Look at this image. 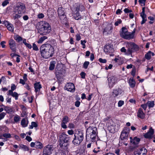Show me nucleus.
<instances>
[{"label":"nucleus","instance_id":"obj_1","mask_svg":"<svg viewBox=\"0 0 155 155\" xmlns=\"http://www.w3.org/2000/svg\"><path fill=\"white\" fill-rule=\"evenodd\" d=\"M38 27V32L40 35H46L49 34L51 31V28L50 24L45 21H42L37 24Z\"/></svg>","mask_w":155,"mask_h":155},{"label":"nucleus","instance_id":"obj_2","mask_svg":"<svg viewBox=\"0 0 155 155\" xmlns=\"http://www.w3.org/2000/svg\"><path fill=\"white\" fill-rule=\"evenodd\" d=\"M40 50L41 56L45 58H48L52 57L54 53L53 48L49 44L42 45Z\"/></svg>","mask_w":155,"mask_h":155},{"label":"nucleus","instance_id":"obj_3","mask_svg":"<svg viewBox=\"0 0 155 155\" xmlns=\"http://www.w3.org/2000/svg\"><path fill=\"white\" fill-rule=\"evenodd\" d=\"M70 140V137L68 135L63 133L59 135V145L62 149L64 150V151H68V143Z\"/></svg>","mask_w":155,"mask_h":155},{"label":"nucleus","instance_id":"obj_4","mask_svg":"<svg viewBox=\"0 0 155 155\" xmlns=\"http://www.w3.org/2000/svg\"><path fill=\"white\" fill-rule=\"evenodd\" d=\"M25 5L24 4L21 2L18 3L14 11L15 15L13 16L14 19L15 20L20 18L22 15L25 13Z\"/></svg>","mask_w":155,"mask_h":155},{"label":"nucleus","instance_id":"obj_5","mask_svg":"<svg viewBox=\"0 0 155 155\" xmlns=\"http://www.w3.org/2000/svg\"><path fill=\"white\" fill-rule=\"evenodd\" d=\"M122 31L120 33V36L127 40H130L134 38L135 30L134 29L131 33L128 32L125 27H123L121 28Z\"/></svg>","mask_w":155,"mask_h":155},{"label":"nucleus","instance_id":"obj_6","mask_svg":"<svg viewBox=\"0 0 155 155\" xmlns=\"http://www.w3.org/2000/svg\"><path fill=\"white\" fill-rule=\"evenodd\" d=\"M74 137L72 141L73 143L75 145H79L82 141L84 139L83 134L82 132L78 131L74 134Z\"/></svg>","mask_w":155,"mask_h":155},{"label":"nucleus","instance_id":"obj_7","mask_svg":"<svg viewBox=\"0 0 155 155\" xmlns=\"http://www.w3.org/2000/svg\"><path fill=\"white\" fill-rule=\"evenodd\" d=\"M127 55L132 54V53L139 50L138 46L134 43L130 42L127 44Z\"/></svg>","mask_w":155,"mask_h":155},{"label":"nucleus","instance_id":"obj_8","mask_svg":"<svg viewBox=\"0 0 155 155\" xmlns=\"http://www.w3.org/2000/svg\"><path fill=\"white\" fill-rule=\"evenodd\" d=\"M104 51L107 54H110V56H113L114 52L113 46L111 44H106L104 47Z\"/></svg>","mask_w":155,"mask_h":155},{"label":"nucleus","instance_id":"obj_9","mask_svg":"<svg viewBox=\"0 0 155 155\" xmlns=\"http://www.w3.org/2000/svg\"><path fill=\"white\" fill-rule=\"evenodd\" d=\"M130 131L129 128L125 127L123 129L120 135L121 140H126L127 139L128 134Z\"/></svg>","mask_w":155,"mask_h":155},{"label":"nucleus","instance_id":"obj_10","mask_svg":"<svg viewBox=\"0 0 155 155\" xmlns=\"http://www.w3.org/2000/svg\"><path fill=\"white\" fill-rule=\"evenodd\" d=\"M64 8L62 7H60L58 8V12L60 19L61 20H66V17L64 12Z\"/></svg>","mask_w":155,"mask_h":155},{"label":"nucleus","instance_id":"obj_11","mask_svg":"<svg viewBox=\"0 0 155 155\" xmlns=\"http://www.w3.org/2000/svg\"><path fill=\"white\" fill-rule=\"evenodd\" d=\"M52 147L51 145L45 146L43 149V155H50L52 151Z\"/></svg>","mask_w":155,"mask_h":155},{"label":"nucleus","instance_id":"obj_12","mask_svg":"<svg viewBox=\"0 0 155 155\" xmlns=\"http://www.w3.org/2000/svg\"><path fill=\"white\" fill-rule=\"evenodd\" d=\"M65 90L70 92H74L75 90V86L74 84L72 83H68L66 84L64 87Z\"/></svg>","mask_w":155,"mask_h":155},{"label":"nucleus","instance_id":"obj_13","mask_svg":"<svg viewBox=\"0 0 155 155\" xmlns=\"http://www.w3.org/2000/svg\"><path fill=\"white\" fill-rule=\"evenodd\" d=\"M109 85L110 87H112L113 85L117 83V80L116 78L114 76H111L108 79Z\"/></svg>","mask_w":155,"mask_h":155},{"label":"nucleus","instance_id":"obj_14","mask_svg":"<svg viewBox=\"0 0 155 155\" xmlns=\"http://www.w3.org/2000/svg\"><path fill=\"white\" fill-rule=\"evenodd\" d=\"M69 121V119L68 117L67 116H64L63 118L62 122L61 123V127L64 129H66L67 128V126L65 124Z\"/></svg>","mask_w":155,"mask_h":155},{"label":"nucleus","instance_id":"obj_15","mask_svg":"<svg viewBox=\"0 0 155 155\" xmlns=\"http://www.w3.org/2000/svg\"><path fill=\"white\" fill-rule=\"evenodd\" d=\"M95 134H97V129L96 127H92L90 126L87 129L86 132V135H90L93 134L94 133Z\"/></svg>","mask_w":155,"mask_h":155},{"label":"nucleus","instance_id":"obj_16","mask_svg":"<svg viewBox=\"0 0 155 155\" xmlns=\"http://www.w3.org/2000/svg\"><path fill=\"white\" fill-rule=\"evenodd\" d=\"M154 130L151 127L149 131L144 135L145 138L148 139H151L153 137V135L154 134Z\"/></svg>","mask_w":155,"mask_h":155},{"label":"nucleus","instance_id":"obj_17","mask_svg":"<svg viewBox=\"0 0 155 155\" xmlns=\"http://www.w3.org/2000/svg\"><path fill=\"white\" fill-rule=\"evenodd\" d=\"M112 29L113 27L111 25H108L104 29L103 33L106 35L110 34L111 33Z\"/></svg>","mask_w":155,"mask_h":155},{"label":"nucleus","instance_id":"obj_18","mask_svg":"<svg viewBox=\"0 0 155 155\" xmlns=\"http://www.w3.org/2000/svg\"><path fill=\"white\" fill-rule=\"evenodd\" d=\"M137 114V117L140 119H143L145 117V114L143 112L141 108L139 109Z\"/></svg>","mask_w":155,"mask_h":155},{"label":"nucleus","instance_id":"obj_19","mask_svg":"<svg viewBox=\"0 0 155 155\" xmlns=\"http://www.w3.org/2000/svg\"><path fill=\"white\" fill-rule=\"evenodd\" d=\"M9 45L11 49L13 51L15 52L16 51V47L15 41L13 39L10 40L9 41Z\"/></svg>","mask_w":155,"mask_h":155},{"label":"nucleus","instance_id":"obj_20","mask_svg":"<svg viewBox=\"0 0 155 155\" xmlns=\"http://www.w3.org/2000/svg\"><path fill=\"white\" fill-rule=\"evenodd\" d=\"M130 142L133 144L136 145H137L140 141V139L139 138L137 137H135L133 139L131 137H130Z\"/></svg>","mask_w":155,"mask_h":155},{"label":"nucleus","instance_id":"obj_21","mask_svg":"<svg viewBox=\"0 0 155 155\" xmlns=\"http://www.w3.org/2000/svg\"><path fill=\"white\" fill-rule=\"evenodd\" d=\"M74 9L76 11H82L84 10L85 8L84 6L82 5L79 3H77L75 5Z\"/></svg>","mask_w":155,"mask_h":155},{"label":"nucleus","instance_id":"obj_22","mask_svg":"<svg viewBox=\"0 0 155 155\" xmlns=\"http://www.w3.org/2000/svg\"><path fill=\"white\" fill-rule=\"evenodd\" d=\"M122 91L120 88H118L116 90H114L113 92V95L114 96V97L117 96L119 94H121L122 93Z\"/></svg>","mask_w":155,"mask_h":155},{"label":"nucleus","instance_id":"obj_23","mask_svg":"<svg viewBox=\"0 0 155 155\" xmlns=\"http://www.w3.org/2000/svg\"><path fill=\"white\" fill-rule=\"evenodd\" d=\"M35 91L36 93L40 91L41 88V86L40 84V82L36 83L34 84Z\"/></svg>","mask_w":155,"mask_h":155},{"label":"nucleus","instance_id":"obj_24","mask_svg":"<svg viewBox=\"0 0 155 155\" xmlns=\"http://www.w3.org/2000/svg\"><path fill=\"white\" fill-rule=\"evenodd\" d=\"M8 95L12 96L13 97H15L16 100L18 99V95L16 92H13V91H10L9 92H8Z\"/></svg>","mask_w":155,"mask_h":155},{"label":"nucleus","instance_id":"obj_25","mask_svg":"<svg viewBox=\"0 0 155 155\" xmlns=\"http://www.w3.org/2000/svg\"><path fill=\"white\" fill-rule=\"evenodd\" d=\"M129 83L130 87L134 88L135 86L136 82L133 78H130L129 79Z\"/></svg>","mask_w":155,"mask_h":155},{"label":"nucleus","instance_id":"obj_26","mask_svg":"<svg viewBox=\"0 0 155 155\" xmlns=\"http://www.w3.org/2000/svg\"><path fill=\"white\" fill-rule=\"evenodd\" d=\"M28 124V121L25 118H23L22 119L21 121V125L23 127H25L27 126Z\"/></svg>","mask_w":155,"mask_h":155},{"label":"nucleus","instance_id":"obj_27","mask_svg":"<svg viewBox=\"0 0 155 155\" xmlns=\"http://www.w3.org/2000/svg\"><path fill=\"white\" fill-rule=\"evenodd\" d=\"M73 16L74 18L76 20L79 19H81L83 17H82L80 15L78 11H76V13H75L73 14Z\"/></svg>","mask_w":155,"mask_h":155},{"label":"nucleus","instance_id":"obj_28","mask_svg":"<svg viewBox=\"0 0 155 155\" xmlns=\"http://www.w3.org/2000/svg\"><path fill=\"white\" fill-rule=\"evenodd\" d=\"M4 110L8 114L11 113L13 111L12 108L8 106H4Z\"/></svg>","mask_w":155,"mask_h":155},{"label":"nucleus","instance_id":"obj_29","mask_svg":"<svg viewBox=\"0 0 155 155\" xmlns=\"http://www.w3.org/2000/svg\"><path fill=\"white\" fill-rule=\"evenodd\" d=\"M97 135V134H95V132L94 133V134H90V135H86V137H89L90 139H91V140L92 141H94V140H95L96 139V137Z\"/></svg>","mask_w":155,"mask_h":155},{"label":"nucleus","instance_id":"obj_30","mask_svg":"<svg viewBox=\"0 0 155 155\" xmlns=\"http://www.w3.org/2000/svg\"><path fill=\"white\" fill-rule=\"evenodd\" d=\"M43 146L42 143L38 141L35 142V147L37 149H41L43 148Z\"/></svg>","mask_w":155,"mask_h":155},{"label":"nucleus","instance_id":"obj_31","mask_svg":"<svg viewBox=\"0 0 155 155\" xmlns=\"http://www.w3.org/2000/svg\"><path fill=\"white\" fill-rule=\"evenodd\" d=\"M3 136L5 138L3 141H6L8 138H10L12 137L11 134L9 133H4L3 134Z\"/></svg>","mask_w":155,"mask_h":155},{"label":"nucleus","instance_id":"obj_32","mask_svg":"<svg viewBox=\"0 0 155 155\" xmlns=\"http://www.w3.org/2000/svg\"><path fill=\"white\" fill-rule=\"evenodd\" d=\"M55 64L56 62L55 61H53L51 62L50 66L49 67V69L50 70H53L54 69Z\"/></svg>","mask_w":155,"mask_h":155},{"label":"nucleus","instance_id":"obj_33","mask_svg":"<svg viewBox=\"0 0 155 155\" xmlns=\"http://www.w3.org/2000/svg\"><path fill=\"white\" fill-rule=\"evenodd\" d=\"M38 126L37 124L35 122H32L31 125L29 127V129H32L33 127H37Z\"/></svg>","mask_w":155,"mask_h":155},{"label":"nucleus","instance_id":"obj_34","mask_svg":"<svg viewBox=\"0 0 155 155\" xmlns=\"http://www.w3.org/2000/svg\"><path fill=\"white\" fill-rule=\"evenodd\" d=\"M14 39L17 42H19L22 40V38L18 35H16L14 37Z\"/></svg>","mask_w":155,"mask_h":155},{"label":"nucleus","instance_id":"obj_35","mask_svg":"<svg viewBox=\"0 0 155 155\" xmlns=\"http://www.w3.org/2000/svg\"><path fill=\"white\" fill-rule=\"evenodd\" d=\"M139 150L142 155H145L147 152V150L144 147L142 148Z\"/></svg>","mask_w":155,"mask_h":155},{"label":"nucleus","instance_id":"obj_36","mask_svg":"<svg viewBox=\"0 0 155 155\" xmlns=\"http://www.w3.org/2000/svg\"><path fill=\"white\" fill-rule=\"evenodd\" d=\"M20 119L21 118L18 115H16L14 117V120L15 123H18Z\"/></svg>","mask_w":155,"mask_h":155},{"label":"nucleus","instance_id":"obj_37","mask_svg":"<svg viewBox=\"0 0 155 155\" xmlns=\"http://www.w3.org/2000/svg\"><path fill=\"white\" fill-rule=\"evenodd\" d=\"M147 104H148V106L149 108L153 107L154 105V102L153 101H148L147 102Z\"/></svg>","mask_w":155,"mask_h":155},{"label":"nucleus","instance_id":"obj_38","mask_svg":"<svg viewBox=\"0 0 155 155\" xmlns=\"http://www.w3.org/2000/svg\"><path fill=\"white\" fill-rule=\"evenodd\" d=\"M47 38L48 37L46 36H42L39 39L38 42L39 43H42L44 40L47 39Z\"/></svg>","mask_w":155,"mask_h":155},{"label":"nucleus","instance_id":"obj_39","mask_svg":"<svg viewBox=\"0 0 155 155\" xmlns=\"http://www.w3.org/2000/svg\"><path fill=\"white\" fill-rule=\"evenodd\" d=\"M150 53L151 51H149L148 52L145 54V57L146 59L147 60H149L151 58V55L150 54Z\"/></svg>","mask_w":155,"mask_h":155},{"label":"nucleus","instance_id":"obj_40","mask_svg":"<svg viewBox=\"0 0 155 155\" xmlns=\"http://www.w3.org/2000/svg\"><path fill=\"white\" fill-rule=\"evenodd\" d=\"M7 28L9 31H11L13 32L14 31V27L12 24H10Z\"/></svg>","mask_w":155,"mask_h":155},{"label":"nucleus","instance_id":"obj_41","mask_svg":"<svg viewBox=\"0 0 155 155\" xmlns=\"http://www.w3.org/2000/svg\"><path fill=\"white\" fill-rule=\"evenodd\" d=\"M102 142L100 140H98L97 141L96 143L97 145L98 146L97 149H99L100 147H102V144H101V143Z\"/></svg>","mask_w":155,"mask_h":155},{"label":"nucleus","instance_id":"obj_42","mask_svg":"<svg viewBox=\"0 0 155 155\" xmlns=\"http://www.w3.org/2000/svg\"><path fill=\"white\" fill-rule=\"evenodd\" d=\"M16 88V85L14 84H12L11 87V90H9L8 91V92H9L10 91H13Z\"/></svg>","mask_w":155,"mask_h":155},{"label":"nucleus","instance_id":"obj_43","mask_svg":"<svg viewBox=\"0 0 155 155\" xmlns=\"http://www.w3.org/2000/svg\"><path fill=\"white\" fill-rule=\"evenodd\" d=\"M89 64V62L87 61H85L83 64V68L86 69L87 68L88 65Z\"/></svg>","mask_w":155,"mask_h":155},{"label":"nucleus","instance_id":"obj_44","mask_svg":"<svg viewBox=\"0 0 155 155\" xmlns=\"http://www.w3.org/2000/svg\"><path fill=\"white\" fill-rule=\"evenodd\" d=\"M134 155H142L140 150H137L134 151Z\"/></svg>","mask_w":155,"mask_h":155},{"label":"nucleus","instance_id":"obj_45","mask_svg":"<svg viewBox=\"0 0 155 155\" xmlns=\"http://www.w3.org/2000/svg\"><path fill=\"white\" fill-rule=\"evenodd\" d=\"M142 18V20L141 22V24L142 25L144 23L147 21L146 16H141Z\"/></svg>","mask_w":155,"mask_h":155},{"label":"nucleus","instance_id":"obj_46","mask_svg":"<svg viewBox=\"0 0 155 155\" xmlns=\"http://www.w3.org/2000/svg\"><path fill=\"white\" fill-rule=\"evenodd\" d=\"M145 8L144 7H143L142 8V12L140 13V16H147L146 14L145 13Z\"/></svg>","mask_w":155,"mask_h":155},{"label":"nucleus","instance_id":"obj_47","mask_svg":"<svg viewBox=\"0 0 155 155\" xmlns=\"http://www.w3.org/2000/svg\"><path fill=\"white\" fill-rule=\"evenodd\" d=\"M136 69L135 68H133L131 72V74L133 76V77H134L136 74Z\"/></svg>","mask_w":155,"mask_h":155},{"label":"nucleus","instance_id":"obj_48","mask_svg":"<svg viewBox=\"0 0 155 155\" xmlns=\"http://www.w3.org/2000/svg\"><path fill=\"white\" fill-rule=\"evenodd\" d=\"M6 115V113L2 112L0 114V120L3 119L5 115Z\"/></svg>","mask_w":155,"mask_h":155},{"label":"nucleus","instance_id":"obj_49","mask_svg":"<svg viewBox=\"0 0 155 155\" xmlns=\"http://www.w3.org/2000/svg\"><path fill=\"white\" fill-rule=\"evenodd\" d=\"M32 48H33V50H34L37 51L39 50V49H38L37 46L35 43L33 44V45H32Z\"/></svg>","mask_w":155,"mask_h":155},{"label":"nucleus","instance_id":"obj_50","mask_svg":"<svg viewBox=\"0 0 155 155\" xmlns=\"http://www.w3.org/2000/svg\"><path fill=\"white\" fill-rule=\"evenodd\" d=\"M21 148L25 151H28L29 150V148L27 146L25 145H23L21 147Z\"/></svg>","mask_w":155,"mask_h":155},{"label":"nucleus","instance_id":"obj_51","mask_svg":"<svg viewBox=\"0 0 155 155\" xmlns=\"http://www.w3.org/2000/svg\"><path fill=\"white\" fill-rule=\"evenodd\" d=\"M124 102L123 101H119L118 103V106L119 107H120L122 106L124 104Z\"/></svg>","mask_w":155,"mask_h":155},{"label":"nucleus","instance_id":"obj_52","mask_svg":"<svg viewBox=\"0 0 155 155\" xmlns=\"http://www.w3.org/2000/svg\"><path fill=\"white\" fill-rule=\"evenodd\" d=\"M122 22V21L120 19H118L117 21H116L114 24V25L116 26H118L119 24H120Z\"/></svg>","mask_w":155,"mask_h":155},{"label":"nucleus","instance_id":"obj_53","mask_svg":"<svg viewBox=\"0 0 155 155\" xmlns=\"http://www.w3.org/2000/svg\"><path fill=\"white\" fill-rule=\"evenodd\" d=\"M99 62L102 63H105L107 62V60L105 59H103L102 58H100L99 59Z\"/></svg>","mask_w":155,"mask_h":155},{"label":"nucleus","instance_id":"obj_54","mask_svg":"<svg viewBox=\"0 0 155 155\" xmlns=\"http://www.w3.org/2000/svg\"><path fill=\"white\" fill-rule=\"evenodd\" d=\"M3 24H4L7 28L8 26L10 24H11V23L7 21H3Z\"/></svg>","mask_w":155,"mask_h":155},{"label":"nucleus","instance_id":"obj_55","mask_svg":"<svg viewBox=\"0 0 155 155\" xmlns=\"http://www.w3.org/2000/svg\"><path fill=\"white\" fill-rule=\"evenodd\" d=\"M121 52L125 53V54L127 55V50H126L124 47H123L120 49Z\"/></svg>","mask_w":155,"mask_h":155},{"label":"nucleus","instance_id":"obj_56","mask_svg":"<svg viewBox=\"0 0 155 155\" xmlns=\"http://www.w3.org/2000/svg\"><path fill=\"white\" fill-rule=\"evenodd\" d=\"M86 43V41L85 40L81 41V44L83 45V48H85V43Z\"/></svg>","mask_w":155,"mask_h":155},{"label":"nucleus","instance_id":"obj_57","mask_svg":"<svg viewBox=\"0 0 155 155\" xmlns=\"http://www.w3.org/2000/svg\"><path fill=\"white\" fill-rule=\"evenodd\" d=\"M8 3V1L7 0H5L3 2L2 5L3 6H5L7 5Z\"/></svg>","mask_w":155,"mask_h":155},{"label":"nucleus","instance_id":"obj_58","mask_svg":"<svg viewBox=\"0 0 155 155\" xmlns=\"http://www.w3.org/2000/svg\"><path fill=\"white\" fill-rule=\"evenodd\" d=\"M45 16L43 14L40 13L38 14V17L39 18H42L44 17Z\"/></svg>","mask_w":155,"mask_h":155},{"label":"nucleus","instance_id":"obj_59","mask_svg":"<svg viewBox=\"0 0 155 155\" xmlns=\"http://www.w3.org/2000/svg\"><path fill=\"white\" fill-rule=\"evenodd\" d=\"M6 42L3 41L1 42L0 45H1L2 48H4L5 47V43Z\"/></svg>","mask_w":155,"mask_h":155},{"label":"nucleus","instance_id":"obj_60","mask_svg":"<svg viewBox=\"0 0 155 155\" xmlns=\"http://www.w3.org/2000/svg\"><path fill=\"white\" fill-rule=\"evenodd\" d=\"M25 81L24 79H20L19 83L24 85L25 84Z\"/></svg>","mask_w":155,"mask_h":155},{"label":"nucleus","instance_id":"obj_61","mask_svg":"<svg viewBox=\"0 0 155 155\" xmlns=\"http://www.w3.org/2000/svg\"><path fill=\"white\" fill-rule=\"evenodd\" d=\"M124 11L125 13H128L129 12H132V11L131 10H129L127 8H125Z\"/></svg>","mask_w":155,"mask_h":155},{"label":"nucleus","instance_id":"obj_62","mask_svg":"<svg viewBox=\"0 0 155 155\" xmlns=\"http://www.w3.org/2000/svg\"><path fill=\"white\" fill-rule=\"evenodd\" d=\"M68 133L70 135H72L74 134V131L72 130H68Z\"/></svg>","mask_w":155,"mask_h":155},{"label":"nucleus","instance_id":"obj_63","mask_svg":"<svg viewBox=\"0 0 155 155\" xmlns=\"http://www.w3.org/2000/svg\"><path fill=\"white\" fill-rule=\"evenodd\" d=\"M140 106L145 110H146L147 108V105L146 104H142Z\"/></svg>","mask_w":155,"mask_h":155},{"label":"nucleus","instance_id":"obj_64","mask_svg":"<svg viewBox=\"0 0 155 155\" xmlns=\"http://www.w3.org/2000/svg\"><path fill=\"white\" fill-rule=\"evenodd\" d=\"M80 75L81 77L82 78H85L86 74H85V73L84 72H81L80 74Z\"/></svg>","mask_w":155,"mask_h":155}]
</instances>
